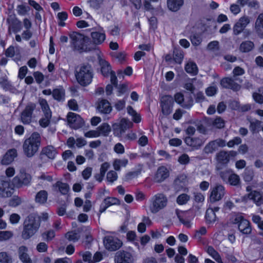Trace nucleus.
Segmentation results:
<instances>
[{"label":"nucleus","instance_id":"obj_62","mask_svg":"<svg viewBox=\"0 0 263 263\" xmlns=\"http://www.w3.org/2000/svg\"><path fill=\"white\" fill-rule=\"evenodd\" d=\"M242 142L241 139L239 137H235L233 139L230 140L227 144L229 147H233L235 145H239Z\"/></svg>","mask_w":263,"mask_h":263},{"label":"nucleus","instance_id":"obj_64","mask_svg":"<svg viewBox=\"0 0 263 263\" xmlns=\"http://www.w3.org/2000/svg\"><path fill=\"white\" fill-rule=\"evenodd\" d=\"M149 28L155 30L158 27L157 18L155 16H152L148 19Z\"/></svg>","mask_w":263,"mask_h":263},{"label":"nucleus","instance_id":"obj_16","mask_svg":"<svg viewBox=\"0 0 263 263\" xmlns=\"http://www.w3.org/2000/svg\"><path fill=\"white\" fill-rule=\"evenodd\" d=\"M174 105V99L170 95H165L162 97L160 106L162 112L164 115L168 116L172 111Z\"/></svg>","mask_w":263,"mask_h":263},{"label":"nucleus","instance_id":"obj_8","mask_svg":"<svg viewBox=\"0 0 263 263\" xmlns=\"http://www.w3.org/2000/svg\"><path fill=\"white\" fill-rule=\"evenodd\" d=\"M237 155V152L236 151L221 150L216 154V160L218 164L226 167L228 166L230 160L234 159Z\"/></svg>","mask_w":263,"mask_h":263},{"label":"nucleus","instance_id":"obj_25","mask_svg":"<svg viewBox=\"0 0 263 263\" xmlns=\"http://www.w3.org/2000/svg\"><path fill=\"white\" fill-rule=\"evenodd\" d=\"M132 254L127 251H119L117 253L115 261L116 263H132Z\"/></svg>","mask_w":263,"mask_h":263},{"label":"nucleus","instance_id":"obj_34","mask_svg":"<svg viewBox=\"0 0 263 263\" xmlns=\"http://www.w3.org/2000/svg\"><path fill=\"white\" fill-rule=\"evenodd\" d=\"M48 198L47 192L45 190H41L35 195V200L36 202L44 204L46 202Z\"/></svg>","mask_w":263,"mask_h":263},{"label":"nucleus","instance_id":"obj_17","mask_svg":"<svg viewBox=\"0 0 263 263\" xmlns=\"http://www.w3.org/2000/svg\"><path fill=\"white\" fill-rule=\"evenodd\" d=\"M58 153V151L54 146L52 145H48L42 148L39 158L42 161L44 158H47L48 160H53Z\"/></svg>","mask_w":263,"mask_h":263},{"label":"nucleus","instance_id":"obj_47","mask_svg":"<svg viewBox=\"0 0 263 263\" xmlns=\"http://www.w3.org/2000/svg\"><path fill=\"white\" fill-rule=\"evenodd\" d=\"M111 55L121 63L126 60V54L125 51L114 52L111 53Z\"/></svg>","mask_w":263,"mask_h":263},{"label":"nucleus","instance_id":"obj_38","mask_svg":"<svg viewBox=\"0 0 263 263\" xmlns=\"http://www.w3.org/2000/svg\"><path fill=\"white\" fill-rule=\"evenodd\" d=\"M208 253L217 262L222 263L221 257L219 253L215 250L212 246H209L207 250Z\"/></svg>","mask_w":263,"mask_h":263},{"label":"nucleus","instance_id":"obj_50","mask_svg":"<svg viewBox=\"0 0 263 263\" xmlns=\"http://www.w3.org/2000/svg\"><path fill=\"white\" fill-rule=\"evenodd\" d=\"M212 125L217 128L221 129L224 126V121L220 117H216L212 121Z\"/></svg>","mask_w":263,"mask_h":263},{"label":"nucleus","instance_id":"obj_18","mask_svg":"<svg viewBox=\"0 0 263 263\" xmlns=\"http://www.w3.org/2000/svg\"><path fill=\"white\" fill-rule=\"evenodd\" d=\"M220 85L223 88L231 89L234 91H237L241 88L240 85L236 83L232 78L229 77L222 78L220 81Z\"/></svg>","mask_w":263,"mask_h":263},{"label":"nucleus","instance_id":"obj_49","mask_svg":"<svg viewBox=\"0 0 263 263\" xmlns=\"http://www.w3.org/2000/svg\"><path fill=\"white\" fill-rule=\"evenodd\" d=\"M189 200L190 196L186 194L183 193L177 197L176 202L178 204L181 205L186 204Z\"/></svg>","mask_w":263,"mask_h":263},{"label":"nucleus","instance_id":"obj_14","mask_svg":"<svg viewBox=\"0 0 263 263\" xmlns=\"http://www.w3.org/2000/svg\"><path fill=\"white\" fill-rule=\"evenodd\" d=\"M225 194V189L222 185H216L210 189V194L208 199L209 202L213 203L220 200Z\"/></svg>","mask_w":263,"mask_h":263},{"label":"nucleus","instance_id":"obj_10","mask_svg":"<svg viewBox=\"0 0 263 263\" xmlns=\"http://www.w3.org/2000/svg\"><path fill=\"white\" fill-rule=\"evenodd\" d=\"M36 108V104L33 102L28 103L20 115V119L24 125H28L32 121L33 111Z\"/></svg>","mask_w":263,"mask_h":263},{"label":"nucleus","instance_id":"obj_63","mask_svg":"<svg viewBox=\"0 0 263 263\" xmlns=\"http://www.w3.org/2000/svg\"><path fill=\"white\" fill-rule=\"evenodd\" d=\"M218 91V88L216 86H210L205 90L206 95L209 97L214 96Z\"/></svg>","mask_w":263,"mask_h":263},{"label":"nucleus","instance_id":"obj_7","mask_svg":"<svg viewBox=\"0 0 263 263\" xmlns=\"http://www.w3.org/2000/svg\"><path fill=\"white\" fill-rule=\"evenodd\" d=\"M103 242L105 248L110 252L118 250L122 246V241L118 237L112 235L104 237Z\"/></svg>","mask_w":263,"mask_h":263},{"label":"nucleus","instance_id":"obj_22","mask_svg":"<svg viewBox=\"0 0 263 263\" xmlns=\"http://www.w3.org/2000/svg\"><path fill=\"white\" fill-rule=\"evenodd\" d=\"M120 200L114 197H107L104 199L100 205L99 212L104 213L107 208L112 205H119L120 204Z\"/></svg>","mask_w":263,"mask_h":263},{"label":"nucleus","instance_id":"obj_9","mask_svg":"<svg viewBox=\"0 0 263 263\" xmlns=\"http://www.w3.org/2000/svg\"><path fill=\"white\" fill-rule=\"evenodd\" d=\"M233 222L234 224H238V230L242 234L248 235L251 233L250 222L240 214H237L235 216Z\"/></svg>","mask_w":263,"mask_h":263},{"label":"nucleus","instance_id":"obj_27","mask_svg":"<svg viewBox=\"0 0 263 263\" xmlns=\"http://www.w3.org/2000/svg\"><path fill=\"white\" fill-rule=\"evenodd\" d=\"M99 64L100 66L101 73L104 77L108 78L109 76L111 70V66L109 63L105 60L99 58Z\"/></svg>","mask_w":263,"mask_h":263},{"label":"nucleus","instance_id":"obj_32","mask_svg":"<svg viewBox=\"0 0 263 263\" xmlns=\"http://www.w3.org/2000/svg\"><path fill=\"white\" fill-rule=\"evenodd\" d=\"M17 156V151L15 149L12 148L8 151L4 155L2 162L4 164H9Z\"/></svg>","mask_w":263,"mask_h":263},{"label":"nucleus","instance_id":"obj_2","mask_svg":"<svg viewBox=\"0 0 263 263\" xmlns=\"http://www.w3.org/2000/svg\"><path fill=\"white\" fill-rule=\"evenodd\" d=\"M70 43L74 51L79 53L87 52L93 49L90 38L78 32H73L69 35Z\"/></svg>","mask_w":263,"mask_h":263},{"label":"nucleus","instance_id":"obj_6","mask_svg":"<svg viewBox=\"0 0 263 263\" xmlns=\"http://www.w3.org/2000/svg\"><path fill=\"white\" fill-rule=\"evenodd\" d=\"M32 180L30 174L27 173L24 170L20 171V173L12 179V183L16 188H21L24 186L30 185Z\"/></svg>","mask_w":263,"mask_h":263},{"label":"nucleus","instance_id":"obj_5","mask_svg":"<svg viewBox=\"0 0 263 263\" xmlns=\"http://www.w3.org/2000/svg\"><path fill=\"white\" fill-rule=\"evenodd\" d=\"M167 198L163 193H157L152 197L150 200L149 209L155 214L164 209L167 204Z\"/></svg>","mask_w":263,"mask_h":263},{"label":"nucleus","instance_id":"obj_54","mask_svg":"<svg viewBox=\"0 0 263 263\" xmlns=\"http://www.w3.org/2000/svg\"><path fill=\"white\" fill-rule=\"evenodd\" d=\"M22 203L21 198L18 196H14L9 200V205L12 207H16Z\"/></svg>","mask_w":263,"mask_h":263},{"label":"nucleus","instance_id":"obj_26","mask_svg":"<svg viewBox=\"0 0 263 263\" xmlns=\"http://www.w3.org/2000/svg\"><path fill=\"white\" fill-rule=\"evenodd\" d=\"M28 251V248L25 246H21L18 249V258L22 263H32Z\"/></svg>","mask_w":263,"mask_h":263},{"label":"nucleus","instance_id":"obj_4","mask_svg":"<svg viewBox=\"0 0 263 263\" xmlns=\"http://www.w3.org/2000/svg\"><path fill=\"white\" fill-rule=\"evenodd\" d=\"M78 83L82 86L85 87L90 84L92 80L93 72L91 66L89 64L81 65L75 73Z\"/></svg>","mask_w":263,"mask_h":263},{"label":"nucleus","instance_id":"obj_41","mask_svg":"<svg viewBox=\"0 0 263 263\" xmlns=\"http://www.w3.org/2000/svg\"><path fill=\"white\" fill-rule=\"evenodd\" d=\"M227 183L232 186H239L240 185V177L237 174L233 172L229 176V179Z\"/></svg>","mask_w":263,"mask_h":263},{"label":"nucleus","instance_id":"obj_36","mask_svg":"<svg viewBox=\"0 0 263 263\" xmlns=\"http://www.w3.org/2000/svg\"><path fill=\"white\" fill-rule=\"evenodd\" d=\"M138 166L140 167L139 168L135 171L128 172L125 174V178L126 181L137 178L141 173L143 164H139Z\"/></svg>","mask_w":263,"mask_h":263},{"label":"nucleus","instance_id":"obj_51","mask_svg":"<svg viewBox=\"0 0 263 263\" xmlns=\"http://www.w3.org/2000/svg\"><path fill=\"white\" fill-rule=\"evenodd\" d=\"M0 263H12L11 256L6 252H0Z\"/></svg>","mask_w":263,"mask_h":263},{"label":"nucleus","instance_id":"obj_12","mask_svg":"<svg viewBox=\"0 0 263 263\" xmlns=\"http://www.w3.org/2000/svg\"><path fill=\"white\" fill-rule=\"evenodd\" d=\"M12 181L5 179H0V197L3 198L10 197L14 192Z\"/></svg>","mask_w":263,"mask_h":263},{"label":"nucleus","instance_id":"obj_57","mask_svg":"<svg viewBox=\"0 0 263 263\" xmlns=\"http://www.w3.org/2000/svg\"><path fill=\"white\" fill-rule=\"evenodd\" d=\"M66 238L69 241L76 242L79 239L78 234L73 231L68 232L65 234Z\"/></svg>","mask_w":263,"mask_h":263},{"label":"nucleus","instance_id":"obj_39","mask_svg":"<svg viewBox=\"0 0 263 263\" xmlns=\"http://www.w3.org/2000/svg\"><path fill=\"white\" fill-rule=\"evenodd\" d=\"M185 70L188 73L192 75H196L197 74V66L195 63L193 62H188L185 65Z\"/></svg>","mask_w":263,"mask_h":263},{"label":"nucleus","instance_id":"obj_30","mask_svg":"<svg viewBox=\"0 0 263 263\" xmlns=\"http://www.w3.org/2000/svg\"><path fill=\"white\" fill-rule=\"evenodd\" d=\"M53 98L58 102H63L65 99V90L63 87L54 88L52 90Z\"/></svg>","mask_w":263,"mask_h":263},{"label":"nucleus","instance_id":"obj_60","mask_svg":"<svg viewBox=\"0 0 263 263\" xmlns=\"http://www.w3.org/2000/svg\"><path fill=\"white\" fill-rule=\"evenodd\" d=\"M232 173L233 172L231 170L222 171L220 173V176L222 180L227 183L229 179V176L231 174H232Z\"/></svg>","mask_w":263,"mask_h":263},{"label":"nucleus","instance_id":"obj_58","mask_svg":"<svg viewBox=\"0 0 263 263\" xmlns=\"http://www.w3.org/2000/svg\"><path fill=\"white\" fill-rule=\"evenodd\" d=\"M106 178L108 182L113 183L118 179L117 173L114 171H110L107 173Z\"/></svg>","mask_w":263,"mask_h":263},{"label":"nucleus","instance_id":"obj_35","mask_svg":"<svg viewBox=\"0 0 263 263\" xmlns=\"http://www.w3.org/2000/svg\"><path fill=\"white\" fill-rule=\"evenodd\" d=\"M55 186L58 187L59 192L63 195H67L70 190V187L68 183H64L60 181L56 182Z\"/></svg>","mask_w":263,"mask_h":263},{"label":"nucleus","instance_id":"obj_46","mask_svg":"<svg viewBox=\"0 0 263 263\" xmlns=\"http://www.w3.org/2000/svg\"><path fill=\"white\" fill-rule=\"evenodd\" d=\"M233 103L235 106L234 109L238 110L241 112H247L251 109V105L249 104L240 105L239 103L237 101H234Z\"/></svg>","mask_w":263,"mask_h":263},{"label":"nucleus","instance_id":"obj_56","mask_svg":"<svg viewBox=\"0 0 263 263\" xmlns=\"http://www.w3.org/2000/svg\"><path fill=\"white\" fill-rule=\"evenodd\" d=\"M186 213H183V216L180 215H178L177 216L180 222L186 228H190L191 227L192 224L189 219L184 218V217H186Z\"/></svg>","mask_w":263,"mask_h":263},{"label":"nucleus","instance_id":"obj_13","mask_svg":"<svg viewBox=\"0 0 263 263\" xmlns=\"http://www.w3.org/2000/svg\"><path fill=\"white\" fill-rule=\"evenodd\" d=\"M131 123L125 118H122L120 120L119 122L114 123L112 125V131L114 135L115 136L120 137L126 130L130 128Z\"/></svg>","mask_w":263,"mask_h":263},{"label":"nucleus","instance_id":"obj_37","mask_svg":"<svg viewBox=\"0 0 263 263\" xmlns=\"http://www.w3.org/2000/svg\"><path fill=\"white\" fill-rule=\"evenodd\" d=\"M52 113L45 112L44 117L39 120V124L42 127L46 128L48 127L50 123Z\"/></svg>","mask_w":263,"mask_h":263},{"label":"nucleus","instance_id":"obj_1","mask_svg":"<svg viewBox=\"0 0 263 263\" xmlns=\"http://www.w3.org/2000/svg\"><path fill=\"white\" fill-rule=\"evenodd\" d=\"M41 218L47 220L48 219V213H43L41 217L30 214L26 218L22 232V237L24 239H30L38 231L41 225Z\"/></svg>","mask_w":263,"mask_h":263},{"label":"nucleus","instance_id":"obj_15","mask_svg":"<svg viewBox=\"0 0 263 263\" xmlns=\"http://www.w3.org/2000/svg\"><path fill=\"white\" fill-rule=\"evenodd\" d=\"M67 119L70 126L74 129L82 128L84 125V121L82 118L79 115L74 112H68Z\"/></svg>","mask_w":263,"mask_h":263},{"label":"nucleus","instance_id":"obj_45","mask_svg":"<svg viewBox=\"0 0 263 263\" xmlns=\"http://www.w3.org/2000/svg\"><path fill=\"white\" fill-rule=\"evenodd\" d=\"M216 148V141L213 140L205 146L203 151L205 153L209 154L213 153Z\"/></svg>","mask_w":263,"mask_h":263},{"label":"nucleus","instance_id":"obj_44","mask_svg":"<svg viewBox=\"0 0 263 263\" xmlns=\"http://www.w3.org/2000/svg\"><path fill=\"white\" fill-rule=\"evenodd\" d=\"M261 124L262 122L258 120L250 122V129L253 134L257 133L261 129Z\"/></svg>","mask_w":263,"mask_h":263},{"label":"nucleus","instance_id":"obj_23","mask_svg":"<svg viewBox=\"0 0 263 263\" xmlns=\"http://www.w3.org/2000/svg\"><path fill=\"white\" fill-rule=\"evenodd\" d=\"M8 24V30L17 33L22 29V22L15 16H10L7 20Z\"/></svg>","mask_w":263,"mask_h":263},{"label":"nucleus","instance_id":"obj_24","mask_svg":"<svg viewBox=\"0 0 263 263\" xmlns=\"http://www.w3.org/2000/svg\"><path fill=\"white\" fill-rule=\"evenodd\" d=\"M250 23V20L248 16H243L239 18L233 27V33L238 35L241 33L248 24Z\"/></svg>","mask_w":263,"mask_h":263},{"label":"nucleus","instance_id":"obj_55","mask_svg":"<svg viewBox=\"0 0 263 263\" xmlns=\"http://www.w3.org/2000/svg\"><path fill=\"white\" fill-rule=\"evenodd\" d=\"M186 213H183V216L180 215H178L177 216L180 222L186 228H190L191 227L192 224L189 219L184 218V217H186Z\"/></svg>","mask_w":263,"mask_h":263},{"label":"nucleus","instance_id":"obj_29","mask_svg":"<svg viewBox=\"0 0 263 263\" xmlns=\"http://www.w3.org/2000/svg\"><path fill=\"white\" fill-rule=\"evenodd\" d=\"M184 4V0H167L168 9L172 12L178 11Z\"/></svg>","mask_w":263,"mask_h":263},{"label":"nucleus","instance_id":"obj_42","mask_svg":"<svg viewBox=\"0 0 263 263\" xmlns=\"http://www.w3.org/2000/svg\"><path fill=\"white\" fill-rule=\"evenodd\" d=\"M111 130V127L107 123H103L98 127L99 134L105 137L108 136Z\"/></svg>","mask_w":263,"mask_h":263},{"label":"nucleus","instance_id":"obj_33","mask_svg":"<svg viewBox=\"0 0 263 263\" xmlns=\"http://www.w3.org/2000/svg\"><path fill=\"white\" fill-rule=\"evenodd\" d=\"M254 47V44L252 41H246L242 42L239 47L242 52L247 53L251 51Z\"/></svg>","mask_w":263,"mask_h":263},{"label":"nucleus","instance_id":"obj_21","mask_svg":"<svg viewBox=\"0 0 263 263\" xmlns=\"http://www.w3.org/2000/svg\"><path fill=\"white\" fill-rule=\"evenodd\" d=\"M96 108L100 114L104 115L109 114L112 110L110 103L105 99H99Z\"/></svg>","mask_w":263,"mask_h":263},{"label":"nucleus","instance_id":"obj_19","mask_svg":"<svg viewBox=\"0 0 263 263\" xmlns=\"http://www.w3.org/2000/svg\"><path fill=\"white\" fill-rule=\"evenodd\" d=\"M220 210V208L218 206L212 207L209 205V208L206 209L204 219L205 223L209 227L213 225L217 220V217L216 215V212Z\"/></svg>","mask_w":263,"mask_h":263},{"label":"nucleus","instance_id":"obj_11","mask_svg":"<svg viewBox=\"0 0 263 263\" xmlns=\"http://www.w3.org/2000/svg\"><path fill=\"white\" fill-rule=\"evenodd\" d=\"M174 102L184 108H190L193 105V99L191 93L184 96L182 92H177L174 95Z\"/></svg>","mask_w":263,"mask_h":263},{"label":"nucleus","instance_id":"obj_59","mask_svg":"<svg viewBox=\"0 0 263 263\" xmlns=\"http://www.w3.org/2000/svg\"><path fill=\"white\" fill-rule=\"evenodd\" d=\"M103 2V0H89V6L95 9L98 10Z\"/></svg>","mask_w":263,"mask_h":263},{"label":"nucleus","instance_id":"obj_40","mask_svg":"<svg viewBox=\"0 0 263 263\" xmlns=\"http://www.w3.org/2000/svg\"><path fill=\"white\" fill-rule=\"evenodd\" d=\"M185 144L191 147L192 150L197 149V138L186 136L184 139Z\"/></svg>","mask_w":263,"mask_h":263},{"label":"nucleus","instance_id":"obj_61","mask_svg":"<svg viewBox=\"0 0 263 263\" xmlns=\"http://www.w3.org/2000/svg\"><path fill=\"white\" fill-rule=\"evenodd\" d=\"M67 105L70 110L73 111H78L79 109V106L77 102L74 99L69 100L68 101Z\"/></svg>","mask_w":263,"mask_h":263},{"label":"nucleus","instance_id":"obj_20","mask_svg":"<svg viewBox=\"0 0 263 263\" xmlns=\"http://www.w3.org/2000/svg\"><path fill=\"white\" fill-rule=\"evenodd\" d=\"M170 176V172L165 166H159L153 177L154 181L156 183H161L166 180Z\"/></svg>","mask_w":263,"mask_h":263},{"label":"nucleus","instance_id":"obj_53","mask_svg":"<svg viewBox=\"0 0 263 263\" xmlns=\"http://www.w3.org/2000/svg\"><path fill=\"white\" fill-rule=\"evenodd\" d=\"M55 233L54 230H49L43 232L42 234V236L43 238L46 239L47 241L52 240L55 237Z\"/></svg>","mask_w":263,"mask_h":263},{"label":"nucleus","instance_id":"obj_48","mask_svg":"<svg viewBox=\"0 0 263 263\" xmlns=\"http://www.w3.org/2000/svg\"><path fill=\"white\" fill-rule=\"evenodd\" d=\"M173 61L177 64H181L184 57V54L181 50H176L173 53Z\"/></svg>","mask_w":263,"mask_h":263},{"label":"nucleus","instance_id":"obj_3","mask_svg":"<svg viewBox=\"0 0 263 263\" xmlns=\"http://www.w3.org/2000/svg\"><path fill=\"white\" fill-rule=\"evenodd\" d=\"M41 145L40 134L36 132H33L23 142V150L24 155L28 158L32 157L38 152Z\"/></svg>","mask_w":263,"mask_h":263},{"label":"nucleus","instance_id":"obj_28","mask_svg":"<svg viewBox=\"0 0 263 263\" xmlns=\"http://www.w3.org/2000/svg\"><path fill=\"white\" fill-rule=\"evenodd\" d=\"M92 42L96 45L102 44L106 39V34L104 31H92L90 33Z\"/></svg>","mask_w":263,"mask_h":263},{"label":"nucleus","instance_id":"obj_43","mask_svg":"<svg viewBox=\"0 0 263 263\" xmlns=\"http://www.w3.org/2000/svg\"><path fill=\"white\" fill-rule=\"evenodd\" d=\"M249 198L255 202L257 205H259L262 203V197L259 192L256 191L251 192L249 194Z\"/></svg>","mask_w":263,"mask_h":263},{"label":"nucleus","instance_id":"obj_31","mask_svg":"<svg viewBox=\"0 0 263 263\" xmlns=\"http://www.w3.org/2000/svg\"><path fill=\"white\" fill-rule=\"evenodd\" d=\"M186 31L191 33L190 38L192 44L195 47L197 46V30L196 25L191 27V25L189 24L186 27Z\"/></svg>","mask_w":263,"mask_h":263},{"label":"nucleus","instance_id":"obj_52","mask_svg":"<svg viewBox=\"0 0 263 263\" xmlns=\"http://www.w3.org/2000/svg\"><path fill=\"white\" fill-rule=\"evenodd\" d=\"M39 103L44 114L45 112L52 113L47 101L45 99H41L39 100Z\"/></svg>","mask_w":263,"mask_h":263}]
</instances>
